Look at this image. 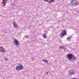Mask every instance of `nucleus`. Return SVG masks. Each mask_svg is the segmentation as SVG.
<instances>
[{
    "mask_svg": "<svg viewBox=\"0 0 79 79\" xmlns=\"http://www.w3.org/2000/svg\"><path fill=\"white\" fill-rule=\"evenodd\" d=\"M23 68V67L21 64H20L18 66H17L16 68V69L17 71H19V70H22Z\"/></svg>",
    "mask_w": 79,
    "mask_h": 79,
    "instance_id": "obj_1",
    "label": "nucleus"
},
{
    "mask_svg": "<svg viewBox=\"0 0 79 79\" xmlns=\"http://www.w3.org/2000/svg\"><path fill=\"white\" fill-rule=\"evenodd\" d=\"M73 54L69 53L68 55V58L69 60H72L73 58Z\"/></svg>",
    "mask_w": 79,
    "mask_h": 79,
    "instance_id": "obj_2",
    "label": "nucleus"
},
{
    "mask_svg": "<svg viewBox=\"0 0 79 79\" xmlns=\"http://www.w3.org/2000/svg\"><path fill=\"white\" fill-rule=\"evenodd\" d=\"M77 2L75 0L71 2L72 6H76L77 5Z\"/></svg>",
    "mask_w": 79,
    "mask_h": 79,
    "instance_id": "obj_3",
    "label": "nucleus"
},
{
    "mask_svg": "<svg viewBox=\"0 0 79 79\" xmlns=\"http://www.w3.org/2000/svg\"><path fill=\"white\" fill-rule=\"evenodd\" d=\"M0 52H2L3 53H4V52H5V49L3 47H0Z\"/></svg>",
    "mask_w": 79,
    "mask_h": 79,
    "instance_id": "obj_4",
    "label": "nucleus"
},
{
    "mask_svg": "<svg viewBox=\"0 0 79 79\" xmlns=\"http://www.w3.org/2000/svg\"><path fill=\"white\" fill-rule=\"evenodd\" d=\"M60 37H63L66 34V31L64 30L62 32L60 33Z\"/></svg>",
    "mask_w": 79,
    "mask_h": 79,
    "instance_id": "obj_5",
    "label": "nucleus"
},
{
    "mask_svg": "<svg viewBox=\"0 0 79 79\" xmlns=\"http://www.w3.org/2000/svg\"><path fill=\"white\" fill-rule=\"evenodd\" d=\"M76 72V71L72 69L70 70V71L69 72V74H71V75H72V74H74V73H75V72Z\"/></svg>",
    "mask_w": 79,
    "mask_h": 79,
    "instance_id": "obj_6",
    "label": "nucleus"
},
{
    "mask_svg": "<svg viewBox=\"0 0 79 79\" xmlns=\"http://www.w3.org/2000/svg\"><path fill=\"white\" fill-rule=\"evenodd\" d=\"M14 43L16 45V46H18V45L19 44L18 41L17 40H15L14 41Z\"/></svg>",
    "mask_w": 79,
    "mask_h": 79,
    "instance_id": "obj_7",
    "label": "nucleus"
},
{
    "mask_svg": "<svg viewBox=\"0 0 79 79\" xmlns=\"http://www.w3.org/2000/svg\"><path fill=\"white\" fill-rule=\"evenodd\" d=\"M13 25L14 26V27L15 28H16V27H19L18 25L16 24V23L15 22H14L13 23Z\"/></svg>",
    "mask_w": 79,
    "mask_h": 79,
    "instance_id": "obj_8",
    "label": "nucleus"
},
{
    "mask_svg": "<svg viewBox=\"0 0 79 79\" xmlns=\"http://www.w3.org/2000/svg\"><path fill=\"white\" fill-rule=\"evenodd\" d=\"M43 36L44 39H46L47 38V36L46 35H44Z\"/></svg>",
    "mask_w": 79,
    "mask_h": 79,
    "instance_id": "obj_9",
    "label": "nucleus"
},
{
    "mask_svg": "<svg viewBox=\"0 0 79 79\" xmlns=\"http://www.w3.org/2000/svg\"><path fill=\"white\" fill-rule=\"evenodd\" d=\"M70 39H71V38H70V37H69L67 38V40H68V41H70Z\"/></svg>",
    "mask_w": 79,
    "mask_h": 79,
    "instance_id": "obj_10",
    "label": "nucleus"
},
{
    "mask_svg": "<svg viewBox=\"0 0 79 79\" xmlns=\"http://www.w3.org/2000/svg\"><path fill=\"white\" fill-rule=\"evenodd\" d=\"M42 61H44V62H45L46 63H48V61L46 60H43Z\"/></svg>",
    "mask_w": 79,
    "mask_h": 79,
    "instance_id": "obj_11",
    "label": "nucleus"
},
{
    "mask_svg": "<svg viewBox=\"0 0 79 79\" xmlns=\"http://www.w3.org/2000/svg\"><path fill=\"white\" fill-rule=\"evenodd\" d=\"M3 1L4 3H6L7 2H8V0H3Z\"/></svg>",
    "mask_w": 79,
    "mask_h": 79,
    "instance_id": "obj_12",
    "label": "nucleus"
},
{
    "mask_svg": "<svg viewBox=\"0 0 79 79\" xmlns=\"http://www.w3.org/2000/svg\"><path fill=\"white\" fill-rule=\"evenodd\" d=\"M59 48H60V49H63V48H64V47H63L61 46H60Z\"/></svg>",
    "mask_w": 79,
    "mask_h": 79,
    "instance_id": "obj_13",
    "label": "nucleus"
},
{
    "mask_svg": "<svg viewBox=\"0 0 79 79\" xmlns=\"http://www.w3.org/2000/svg\"><path fill=\"white\" fill-rule=\"evenodd\" d=\"M44 2H48V0H44Z\"/></svg>",
    "mask_w": 79,
    "mask_h": 79,
    "instance_id": "obj_14",
    "label": "nucleus"
},
{
    "mask_svg": "<svg viewBox=\"0 0 79 79\" xmlns=\"http://www.w3.org/2000/svg\"><path fill=\"white\" fill-rule=\"evenodd\" d=\"M51 2H54V0H51Z\"/></svg>",
    "mask_w": 79,
    "mask_h": 79,
    "instance_id": "obj_15",
    "label": "nucleus"
},
{
    "mask_svg": "<svg viewBox=\"0 0 79 79\" xmlns=\"http://www.w3.org/2000/svg\"><path fill=\"white\" fill-rule=\"evenodd\" d=\"M26 38H29V36H26Z\"/></svg>",
    "mask_w": 79,
    "mask_h": 79,
    "instance_id": "obj_16",
    "label": "nucleus"
},
{
    "mask_svg": "<svg viewBox=\"0 0 79 79\" xmlns=\"http://www.w3.org/2000/svg\"><path fill=\"white\" fill-rule=\"evenodd\" d=\"M72 79H77V78H72Z\"/></svg>",
    "mask_w": 79,
    "mask_h": 79,
    "instance_id": "obj_17",
    "label": "nucleus"
}]
</instances>
